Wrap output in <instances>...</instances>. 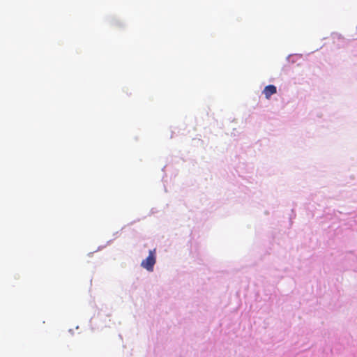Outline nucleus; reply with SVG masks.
<instances>
[{"instance_id":"obj_1","label":"nucleus","mask_w":357,"mask_h":357,"mask_svg":"<svg viewBox=\"0 0 357 357\" xmlns=\"http://www.w3.org/2000/svg\"><path fill=\"white\" fill-rule=\"evenodd\" d=\"M155 262V249H154L149 251V256L142 261L141 266L148 271H153Z\"/></svg>"},{"instance_id":"obj_2","label":"nucleus","mask_w":357,"mask_h":357,"mask_svg":"<svg viewBox=\"0 0 357 357\" xmlns=\"http://www.w3.org/2000/svg\"><path fill=\"white\" fill-rule=\"evenodd\" d=\"M277 93V88L275 86L270 84L264 89L263 93L266 99H269L271 96Z\"/></svg>"}]
</instances>
